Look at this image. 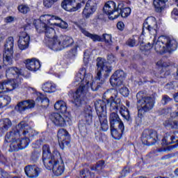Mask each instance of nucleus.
<instances>
[{
  "label": "nucleus",
  "instance_id": "f257e3e1",
  "mask_svg": "<svg viewBox=\"0 0 178 178\" xmlns=\"http://www.w3.org/2000/svg\"><path fill=\"white\" fill-rule=\"evenodd\" d=\"M107 60L98 59L97 63V71L95 81L92 80L91 74H86V68H81L75 76L76 86L81 84L76 92L74 94V104L76 106H81L84 104V97L88 88H91L92 91H97L102 85L105 83L104 80H101V76L104 74L106 77L109 76V73L112 72V67L109 63H114L118 59L112 54H108Z\"/></svg>",
  "mask_w": 178,
  "mask_h": 178
},
{
  "label": "nucleus",
  "instance_id": "f03ea898",
  "mask_svg": "<svg viewBox=\"0 0 178 178\" xmlns=\"http://www.w3.org/2000/svg\"><path fill=\"white\" fill-rule=\"evenodd\" d=\"M107 92L111 95V97L107 100V104L110 107V111L113 112V111H115V112H113L110 114V124L111 126H118L121 133H123V131H124V124H123V121L119 118L117 111L120 108V113L126 120L130 119V113L126 106L120 104V98L118 97V90L115 89H110L107 90Z\"/></svg>",
  "mask_w": 178,
  "mask_h": 178
},
{
  "label": "nucleus",
  "instance_id": "7ed1b4c3",
  "mask_svg": "<svg viewBox=\"0 0 178 178\" xmlns=\"http://www.w3.org/2000/svg\"><path fill=\"white\" fill-rule=\"evenodd\" d=\"M16 131H17V129H12L6 134L5 137V141L10 143V148L11 151L24 149V148H27L30 143V138H29L25 137V138L20 140L22 134H20V132Z\"/></svg>",
  "mask_w": 178,
  "mask_h": 178
},
{
  "label": "nucleus",
  "instance_id": "20e7f679",
  "mask_svg": "<svg viewBox=\"0 0 178 178\" xmlns=\"http://www.w3.org/2000/svg\"><path fill=\"white\" fill-rule=\"evenodd\" d=\"M156 52L165 54V52H173L177 49V41L176 40L161 35L159 37L154 45Z\"/></svg>",
  "mask_w": 178,
  "mask_h": 178
},
{
  "label": "nucleus",
  "instance_id": "39448f33",
  "mask_svg": "<svg viewBox=\"0 0 178 178\" xmlns=\"http://www.w3.org/2000/svg\"><path fill=\"white\" fill-rule=\"evenodd\" d=\"M138 116L141 118L143 113L151 111L154 108L155 100L151 97H146L144 92H139L136 94Z\"/></svg>",
  "mask_w": 178,
  "mask_h": 178
},
{
  "label": "nucleus",
  "instance_id": "423d86ee",
  "mask_svg": "<svg viewBox=\"0 0 178 178\" xmlns=\"http://www.w3.org/2000/svg\"><path fill=\"white\" fill-rule=\"evenodd\" d=\"M44 167L47 170H52L55 176H62L63 172H65V163H63L60 153H57L56 159L49 161L44 165Z\"/></svg>",
  "mask_w": 178,
  "mask_h": 178
},
{
  "label": "nucleus",
  "instance_id": "0eeeda50",
  "mask_svg": "<svg viewBox=\"0 0 178 178\" xmlns=\"http://www.w3.org/2000/svg\"><path fill=\"white\" fill-rule=\"evenodd\" d=\"M13 37H9L4 45V52L3 54V61L4 65H12L13 63Z\"/></svg>",
  "mask_w": 178,
  "mask_h": 178
},
{
  "label": "nucleus",
  "instance_id": "6e6552de",
  "mask_svg": "<svg viewBox=\"0 0 178 178\" xmlns=\"http://www.w3.org/2000/svg\"><path fill=\"white\" fill-rule=\"evenodd\" d=\"M41 22H47L49 26H57L60 29H67V23L62 20L60 17L51 15H43L40 16Z\"/></svg>",
  "mask_w": 178,
  "mask_h": 178
},
{
  "label": "nucleus",
  "instance_id": "1a4fd4ad",
  "mask_svg": "<svg viewBox=\"0 0 178 178\" xmlns=\"http://www.w3.org/2000/svg\"><path fill=\"white\" fill-rule=\"evenodd\" d=\"M141 141L145 145H154L158 141V133L154 130L146 129L142 134Z\"/></svg>",
  "mask_w": 178,
  "mask_h": 178
},
{
  "label": "nucleus",
  "instance_id": "9d476101",
  "mask_svg": "<svg viewBox=\"0 0 178 178\" xmlns=\"http://www.w3.org/2000/svg\"><path fill=\"white\" fill-rule=\"evenodd\" d=\"M103 12L107 16L110 20H115L119 17V13L118 12V8H116V3L112 1H107L103 8Z\"/></svg>",
  "mask_w": 178,
  "mask_h": 178
},
{
  "label": "nucleus",
  "instance_id": "9b49d317",
  "mask_svg": "<svg viewBox=\"0 0 178 178\" xmlns=\"http://www.w3.org/2000/svg\"><path fill=\"white\" fill-rule=\"evenodd\" d=\"M16 129V133L22 134L26 138L34 137L36 134L35 131L31 128L25 122H21L17 127L13 129V130Z\"/></svg>",
  "mask_w": 178,
  "mask_h": 178
},
{
  "label": "nucleus",
  "instance_id": "f8f14e48",
  "mask_svg": "<svg viewBox=\"0 0 178 178\" xmlns=\"http://www.w3.org/2000/svg\"><path fill=\"white\" fill-rule=\"evenodd\" d=\"M21 83V79L19 81H15V79L5 80L0 83V92H10L13 90H16L19 87V84Z\"/></svg>",
  "mask_w": 178,
  "mask_h": 178
},
{
  "label": "nucleus",
  "instance_id": "ddd939ff",
  "mask_svg": "<svg viewBox=\"0 0 178 178\" xmlns=\"http://www.w3.org/2000/svg\"><path fill=\"white\" fill-rule=\"evenodd\" d=\"M48 26H49V24L47 21H41V18H40V23L38 25H36L35 27L36 30H39V31H44L46 37L52 40L54 37H57L58 35H56L55 29Z\"/></svg>",
  "mask_w": 178,
  "mask_h": 178
},
{
  "label": "nucleus",
  "instance_id": "4468645a",
  "mask_svg": "<svg viewBox=\"0 0 178 178\" xmlns=\"http://www.w3.org/2000/svg\"><path fill=\"white\" fill-rule=\"evenodd\" d=\"M156 29H158L156 19L154 17H148L143 23L142 34H145V30H147L150 34L154 35L156 33Z\"/></svg>",
  "mask_w": 178,
  "mask_h": 178
},
{
  "label": "nucleus",
  "instance_id": "2eb2a0df",
  "mask_svg": "<svg viewBox=\"0 0 178 178\" xmlns=\"http://www.w3.org/2000/svg\"><path fill=\"white\" fill-rule=\"evenodd\" d=\"M83 5V2L77 3L76 0H64L61 3L62 8L67 10V12H77L79 9H81Z\"/></svg>",
  "mask_w": 178,
  "mask_h": 178
},
{
  "label": "nucleus",
  "instance_id": "dca6fc26",
  "mask_svg": "<svg viewBox=\"0 0 178 178\" xmlns=\"http://www.w3.org/2000/svg\"><path fill=\"white\" fill-rule=\"evenodd\" d=\"M56 154H59L58 150H54L53 153H51V149L49 148V145H44L42 147V162L43 165H45L51 161H54L56 159Z\"/></svg>",
  "mask_w": 178,
  "mask_h": 178
},
{
  "label": "nucleus",
  "instance_id": "f3484780",
  "mask_svg": "<svg viewBox=\"0 0 178 178\" xmlns=\"http://www.w3.org/2000/svg\"><path fill=\"white\" fill-rule=\"evenodd\" d=\"M50 118L51 122L59 127H65V126H66V122H69L70 119L67 115L63 113H62V114L54 113L51 114Z\"/></svg>",
  "mask_w": 178,
  "mask_h": 178
},
{
  "label": "nucleus",
  "instance_id": "a211bd4d",
  "mask_svg": "<svg viewBox=\"0 0 178 178\" xmlns=\"http://www.w3.org/2000/svg\"><path fill=\"white\" fill-rule=\"evenodd\" d=\"M126 74L122 70H117L111 77L110 83L113 87H119L123 84Z\"/></svg>",
  "mask_w": 178,
  "mask_h": 178
},
{
  "label": "nucleus",
  "instance_id": "6ab92c4d",
  "mask_svg": "<svg viewBox=\"0 0 178 178\" xmlns=\"http://www.w3.org/2000/svg\"><path fill=\"white\" fill-rule=\"evenodd\" d=\"M97 10V0H88L83 10V17L88 19Z\"/></svg>",
  "mask_w": 178,
  "mask_h": 178
},
{
  "label": "nucleus",
  "instance_id": "aec40b11",
  "mask_svg": "<svg viewBox=\"0 0 178 178\" xmlns=\"http://www.w3.org/2000/svg\"><path fill=\"white\" fill-rule=\"evenodd\" d=\"M58 139L59 145L62 148L70 144V135H69V132L64 129H61L58 131Z\"/></svg>",
  "mask_w": 178,
  "mask_h": 178
},
{
  "label": "nucleus",
  "instance_id": "412c9836",
  "mask_svg": "<svg viewBox=\"0 0 178 178\" xmlns=\"http://www.w3.org/2000/svg\"><path fill=\"white\" fill-rule=\"evenodd\" d=\"M22 70L17 67H10L6 72V76L10 80H15V81H22Z\"/></svg>",
  "mask_w": 178,
  "mask_h": 178
},
{
  "label": "nucleus",
  "instance_id": "4be33fe9",
  "mask_svg": "<svg viewBox=\"0 0 178 178\" xmlns=\"http://www.w3.org/2000/svg\"><path fill=\"white\" fill-rule=\"evenodd\" d=\"M30 45V35L27 32H22L19 35V39L18 40V47L21 51L27 49Z\"/></svg>",
  "mask_w": 178,
  "mask_h": 178
},
{
  "label": "nucleus",
  "instance_id": "5701e85b",
  "mask_svg": "<svg viewBox=\"0 0 178 178\" xmlns=\"http://www.w3.org/2000/svg\"><path fill=\"white\" fill-rule=\"evenodd\" d=\"M34 106H35V102L34 100H25L19 102L17 104V106H15V110L22 113L28 109H33Z\"/></svg>",
  "mask_w": 178,
  "mask_h": 178
},
{
  "label": "nucleus",
  "instance_id": "b1692460",
  "mask_svg": "<svg viewBox=\"0 0 178 178\" xmlns=\"http://www.w3.org/2000/svg\"><path fill=\"white\" fill-rule=\"evenodd\" d=\"M49 47L53 51H62L63 45H62V35H57L50 40Z\"/></svg>",
  "mask_w": 178,
  "mask_h": 178
},
{
  "label": "nucleus",
  "instance_id": "393cba45",
  "mask_svg": "<svg viewBox=\"0 0 178 178\" xmlns=\"http://www.w3.org/2000/svg\"><path fill=\"white\" fill-rule=\"evenodd\" d=\"M95 108L98 118L106 116V103L103 100L96 101Z\"/></svg>",
  "mask_w": 178,
  "mask_h": 178
},
{
  "label": "nucleus",
  "instance_id": "a878e982",
  "mask_svg": "<svg viewBox=\"0 0 178 178\" xmlns=\"http://www.w3.org/2000/svg\"><path fill=\"white\" fill-rule=\"evenodd\" d=\"M25 63L26 69L31 70V72H35L41 67L40 60L35 58L27 59L26 60Z\"/></svg>",
  "mask_w": 178,
  "mask_h": 178
},
{
  "label": "nucleus",
  "instance_id": "bb28decb",
  "mask_svg": "<svg viewBox=\"0 0 178 178\" xmlns=\"http://www.w3.org/2000/svg\"><path fill=\"white\" fill-rule=\"evenodd\" d=\"M25 173L29 178L38 177L40 175V168L35 165H28L25 167Z\"/></svg>",
  "mask_w": 178,
  "mask_h": 178
},
{
  "label": "nucleus",
  "instance_id": "cd10ccee",
  "mask_svg": "<svg viewBox=\"0 0 178 178\" xmlns=\"http://www.w3.org/2000/svg\"><path fill=\"white\" fill-rule=\"evenodd\" d=\"M117 12H118V17L120 15L122 17H127L131 13V8H124L123 3H120L117 8Z\"/></svg>",
  "mask_w": 178,
  "mask_h": 178
},
{
  "label": "nucleus",
  "instance_id": "c85d7f7f",
  "mask_svg": "<svg viewBox=\"0 0 178 178\" xmlns=\"http://www.w3.org/2000/svg\"><path fill=\"white\" fill-rule=\"evenodd\" d=\"M42 90L44 92L52 94L56 91V84L52 81H47L42 85Z\"/></svg>",
  "mask_w": 178,
  "mask_h": 178
},
{
  "label": "nucleus",
  "instance_id": "c756f323",
  "mask_svg": "<svg viewBox=\"0 0 178 178\" xmlns=\"http://www.w3.org/2000/svg\"><path fill=\"white\" fill-rule=\"evenodd\" d=\"M12 127V120L9 118H3L0 120V134L8 131Z\"/></svg>",
  "mask_w": 178,
  "mask_h": 178
},
{
  "label": "nucleus",
  "instance_id": "7c9ffc66",
  "mask_svg": "<svg viewBox=\"0 0 178 178\" xmlns=\"http://www.w3.org/2000/svg\"><path fill=\"white\" fill-rule=\"evenodd\" d=\"M83 120L87 124L92 123V108L90 106H86L83 111Z\"/></svg>",
  "mask_w": 178,
  "mask_h": 178
},
{
  "label": "nucleus",
  "instance_id": "2f4dec72",
  "mask_svg": "<svg viewBox=\"0 0 178 178\" xmlns=\"http://www.w3.org/2000/svg\"><path fill=\"white\" fill-rule=\"evenodd\" d=\"M168 0H154L153 5L156 12H162Z\"/></svg>",
  "mask_w": 178,
  "mask_h": 178
},
{
  "label": "nucleus",
  "instance_id": "473e14b6",
  "mask_svg": "<svg viewBox=\"0 0 178 178\" xmlns=\"http://www.w3.org/2000/svg\"><path fill=\"white\" fill-rule=\"evenodd\" d=\"M54 109H56V111H59L60 112H61V113H65L66 111H67L66 102L62 100L57 102L54 104Z\"/></svg>",
  "mask_w": 178,
  "mask_h": 178
},
{
  "label": "nucleus",
  "instance_id": "72a5a7b5",
  "mask_svg": "<svg viewBox=\"0 0 178 178\" xmlns=\"http://www.w3.org/2000/svg\"><path fill=\"white\" fill-rule=\"evenodd\" d=\"M74 42V40H73V38L70 36L67 35H62V45H63V48H67L68 47H70L73 43Z\"/></svg>",
  "mask_w": 178,
  "mask_h": 178
},
{
  "label": "nucleus",
  "instance_id": "f704fd0d",
  "mask_svg": "<svg viewBox=\"0 0 178 178\" xmlns=\"http://www.w3.org/2000/svg\"><path fill=\"white\" fill-rule=\"evenodd\" d=\"M80 30L81 33L84 34V35H86V37H88L89 38H91L92 41H101V37H99V35L91 34L83 28H81Z\"/></svg>",
  "mask_w": 178,
  "mask_h": 178
},
{
  "label": "nucleus",
  "instance_id": "c9c22d12",
  "mask_svg": "<svg viewBox=\"0 0 178 178\" xmlns=\"http://www.w3.org/2000/svg\"><path fill=\"white\" fill-rule=\"evenodd\" d=\"M163 145H170V144H175L177 140H176V137L175 136H165L163 140Z\"/></svg>",
  "mask_w": 178,
  "mask_h": 178
},
{
  "label": "nucleus",
  "instance_id": "e433bc0d",
  "mask_svg": "<svg viewBox=\"0 0 178 178\" xmlns=\"http://www.w3.org/2000/svg\"><path fill=\"white\" fill-rule=\"evenodd\" d=\"M99 120L100 122L102 130H103V131H107L108 129H109V126L108 125L106 115L99 117Z\"/></svg>",
  "mask_w": 178,
  "mask_h": 178
},
{
  "label": "nucleus",
  "instance_id": "4c0bfd02",
  "mask_svg": "<svg viewBox=\"0 0 178 178\" xmlns=\"http://www.w3.org/2000/svg\"><path fill=\"white\" fill-rule=\"evenodd\" d=\"M36 101H38V102H40V101L41 104H42V106H44V108L49 105V99L41 93L38 94Z\"/></svg>",
  "mask_w": 178,
  "mask_h": 178
},
{
  "label": "nucleus",
  "instance_id": "58836bf2",
  "mask_svg": "<svg viewBox=\"0 0 178 178\" xmlns=\"http://www.w3.org/2000/svg\"><path fill=\"white\" fill-rule=\"evenodd\" d=\"M12 99L9 96L0 97V109L3 106H8L10 104Z\"/></svg>",
  "mask_w": 178,
  "mask_h": 178
},
{
  "label": "nucleus",
  "instance_id": "ea45409f",
  "mask_svg": "<svg viewBox=\"0 0 178 178\" xmlns=\"http://www.w3.org/2000/svg\"><path fill=\"white\" fill-rule=\"evenodd\" d=\"M118 125H111V133L113 138L115 140H119L120 138V134L118 131L116 127Z\"/></svg>",
  "mask_w": 178,
  "mask_h": 178
},
{
  "label": "nucleus",
  "instance_id": "a19ab883",
  "mask_svg": "<svg viewBox=\"0 0 178 178\" xmlns=\"http://www.w3.org/2000/svg\"><path fill=\"white\" fill-rule=\"evenodd\" d=\"M17 10L19 13H22V15H27V13L30 12V7L27 4H21L18 6Z\"/></svg>",
  "mask_w": 178,
  "mask_h": 178
},
{
  "label": "nucleus",
  "instance_id": "79ce46f5",
  "mask_svg": "<svg viewBox=\"0 0 178 178\" xmlns=\"http://www.w3.org/2000/svg\"><path fill=\"white\" fill-rule=\"evenodd\" d=\"M138 40H139L140 51H143V52H148V51H149L151 48H152L151 43H148L147 44H144V42L140 41V40H141V36L138 38Z\"/></svg>",
  "mask_w": 178,
  "mask_h": 178
},
{
  "label": "nucleus",
  "instance_id": "37998d69",
  "mask_svg": "<svg viewBox=\"0 0 178 178\" xmlns=\"http://www.w3.org/2000/svg\"><path fill=\"white\" fill-rule=\"evenodd\" d=\"M163 124L165 127H171L172 129H178V121L168 120L164 122Z\"/></svg>",
  "mask_w": 178,
  "mask_h": 178
},
{
  "label": "nucleus",
  "instance_id": "c03bdc74",
  "mask_svg": "<svg viewBox=\"0 0 178 178\" xmlns=\"http://www.w3.org/2000/svg\"><path fill=\"white\" fill-rule=\"evenodd\" d=\"M80 176L81 178H95L94 173L90 172L88 170H83L80 172Z\"/></svg>",
  "mask_w": 178,
  "mask_h": 178
},
{
  "label": "nucleus",
  "instance_id": "a18cd8bd",
  "mask_svg": "<svg viewBox=\"0 0 178 178\" xmlns=\"http://www.w3.org/2000/svg\"><path fill=\"white\" fill-rule=\"evenodd\" d=\"M104 163V161H99L96 165H93L91 168V170H95L96 172H99V170H102Z\"/></svg>",
  "mask_w": 178,
  "mask_h": 178
},
{
  "label": "nucleus",
  "instance_id": "49530a36",
  "mask_svg": "<svg viewBox=\"0 0 178 178\" xmlns=\"http://www.w3.org/2000/svg\"><path fill=\"white\" fill-rule=\"evenodd\" d=\"M102 38L104 40V42L106 44H108V45H111L112 44V35L110 34H103Z\"/></svg>",
  "mask_w": 178,
  "mask_h": 178
},
{
  "label": "nucleus",
  "instance_id": "de8ad7c7",
  "mask_svg": "<svg viewBox=\"0 0 178 178\" xmlns=\"http://www.w3.org/2000/svg\"><path fill=\"white\" fill-rule=\"evenodd\" d=\"M77 44H77L75 47L72 49V50L70 51V55H72V56H76V55H77V48H79V47H80L81 44H83V41L79 40Z\"/></svg>",
  "mask_w": 178,
  "mask_h": 178
},
{
  "label": "nucleus",
  "instance_id": "09e8293b",
  "mask_svg": "<svg viewBox=\"0 0 178 178\" xmlns=\"http://www.w3.org/2000/svg\"><path fill=\"white\" fill-rule=\"evenodd\" d=\"M120 93L123 95V97H129V95L130 94V91H129V88L126 87H122L120 90Z\"/></svg>",
  "mask_w": 178,
  "mask_h": 178
},
{
  "label": "nucleus",
  "instance_id": "8fccbe9b",
  "mask_svg": "<svg viewBox=\"0 0 178 178\" xmlns=\"http://www.w3.org/2000/svg\"><path fill=\"white\" fill-rule=\"evenodd\" d=\"M127 45L133 48V47H136V45H137V42L134 38H130L127 41Z\"/></svg>",
  "mask_w": 178,
  "mask_h": 178
},
{
  "label": "nucleus",
  "instance_id": "3c124183",
  "mask_svg": "<svg viewBox=\"0 0 178 178\" xmlns=\"http://www.w3.org/2000/svg\"><path fill=\"white\" fill-rule=\"evenodd\" d=\"M58 0H44V5L45 8H51L54 5V2H57Z\"/></svg>",
  "mask_w": 178,
  "mask_h": 178
},
{
  "label": "nucleus",
  "instance_id": "603ef678",
  "mask_svg": "<svg viewBox=\"0 0 178 178\" xmlns=\"http://www.w3.org/2000/svg\"><path fill=\"white\" fill-rule=\"evenodd\" d=\"M9 174L4 170L0 169V178H9Z\"/></svg>",
  "mask_w": 178,
  "mask_h": 178
},
{
  "label": "nucleus",
  "instance_id": "864d4df0",
  "mask_svg": "<svg viewBox=\"0 0 178 178\" xmlns=\"http://www.w3.org/2000/svg\"><path fill=\"white\" fill-rule=\"evenodd\" d=\"M171 100H172V99H170V97H169V96L164 95L162 99V104H163V105H166V104H168V102H170Z\"/></svg>",
  "mask_w": 178,
  "mask_h": 178
},
{
  "label": "nucleus",
  "instance_id": "5fc2aeb1",
  "mask_svg": "<svg viewBox=\"0 0 178 178\" xmlns=\"http://www.w3.org/2000/svg\"><path fill=\"white\" fill-rule=\"evenodd\" d=\"M90 59V54L88 51H86L83 54V61L85 63H88V60Z\"/></svg>",
  "mask_w": 178,
  "mask_h": 178
},
{
  "label": "nucleus",
  "instance_id": "6e6d98bb",
  "mask_svg": "<svg viewBox=\"0 0 178 178\" xmlns=\"http://www.w3.org/2000/svg\"><path fill=\"white\" fill-rule=\"evenodd\" d=\"M79 129L81 133H84L86 130H87V127H86V124H82L81 122L79 124Z\"/></svg>",
  "mask_w": 178,
  "mask_h": 178
},
{
  "label": "nucleus",
  "instance_id": "4d7b16f0",
  "mask_svg": "<svg viewBox=\"0 0 178 178\" xmlns=\"http://www.w3.org/2000/svg\"><path fill=\"white\" fill-rule=\"evenodd\" d=\"M171 16L173 17V19H176V17H178V9L174 8L173 10L171 13Z\"/></svg>",
  "mask_w": 178,
  "mask_h": 178
},
{
  "label": "nucleus",
  "instance_id": "13d9d810",
  "mask_svg": "<svg viewBox=\"0 0 178 178\" xmlns=\"http://www.w3.org/2000/svg\"><path fill=\"white\" fill-rule=\"evenodd\" d=\"M117 27L118 29V30H123V29H124V24L122 22H119L118 24H117Z\"/></svg>",
  "mask_w": 178,
  "mask_h": 178
},
{
  "label": "nucleus",
  "instance_id": "bf43d9fd",
  "mask_svg": "<svg viewBox=\"0 0 178 178\" xmlns=\"http://www.w3.org/2000/svg\"><path fill=\"white\" fill-rule=\"evenodd\" d=\"M158 65H159V66H162L163 67H166L168 66H169V65L166 64V63L163 62V60H160L158 63Z\"/></svg>",
  "mask_w": 178,
  "mask_h": 178
},
{
  "label": "nucleus",
  "instance_id": "052dcab7",
  "mask_svg": "<svg viewBox=\"0 0 178 178\" xmlns=\"http://www.w3.org/2000/svg\"><path fill=\"white\" fill-rule=\"evenodd\" d=\"M5 20L6 23H12L15 19L13 17H7Z\"/></svg>",
  "mask_w": 178,
  "mask_h": 178
},
{
  "label": "nucleus",
  "instance_id": "680f3d73",
  "mask_svg": "<svg viewBox=\"0 0 178 178\" xmlns=\"http://www.w3.org/2000/svg\"><path fill=\"white\" fill-rule=\"evenodd\" d=\"M170 116L172 119H176V118H178V111L177 112H175V113H172L170 114Z\"/></svg>",
  "mask_w": 178,
  "mask_h": 178
},
{
  "label": "nucleus",
  "instance_id": "e2e57ef3",
  "mask_svg": "<svg viewBox=\"0 0 178 178\" xmlns=\"http://www.w3.org/2000/svg\"><path fill=\"white\" fill-rule=\"evenodd\" d=\"M174 99H175V102H178V92H177V95L174 97Z\"/></svg>",
  "mask_w": 178,
  "mask_h": 178
},
{
  "label": "nucleus",
  "instance_id": "0e129e2a",
  "mask_svg": "<svg viewBox=\"0 0 178 178\" xmlns=\"http://www.w3.org/2000/svg\"><path fill=\"white\" fill-rule=\"evenodd\" d=\"M164 111V112H170V111H172V108H167V109H164L163 110Z\"/></svg>",
  "mask_w": 178,
  "mask_h": 178
},
{
  "label": "nucleus",
  "instance_id": "69168bd1",
  "mask_svg": "<svg viewBox=\"0 0 178 178\" xmlns=\"http://www.w3.org/2000/svg\"><path fill=\"white\" fill-rule=\"evenodd\" d=\"M126 105H127V106H128V108H129L130 107V102H127Z\"/></svg>",
  "mask_w": 178,
  "mask_h": 178
},
{
  "label": "nucleus",
  "instance_id": "338daca9",
  "mask_svg": "<svg viewBox=\"0 0 178 178\" xmlns=\"http://www.w3.org/2000/svg\"><path fill=\"white\" fill-rule=\"evenodd\" d=\"M175 173L176 176H178V168L177 170H175Z\"/></svg>",
  "mask_w": 178,
  "mask_h": 178
},
{
  "label": "nucleus",
  "instance_id": "774afa93",
  "mask_svg": "<svg viewBox=\"0 0 178 178\" xmlns=\"http://www.w3.org/2000/svg\"><path fill=\"white\" fill-rule=\"evenodd\" d=\"M166 87H167V88H170V83H168V84L166 85Z\"/></svg>",
  "mask_w": 178,
  "mask_h": 178
}]
</instances>
